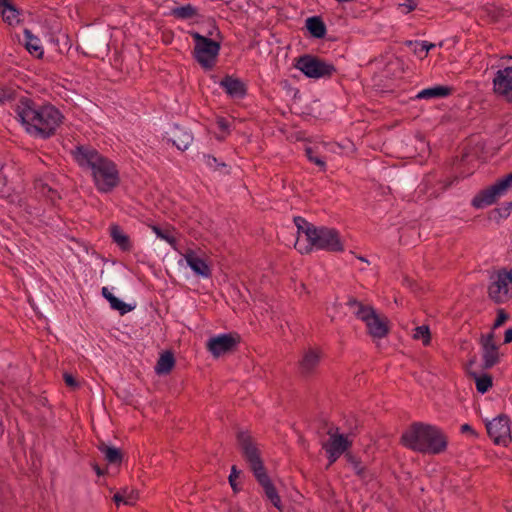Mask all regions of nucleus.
<instances>
[{
	"instance_id": "nucleus-1",
	"label": "nucleus",
	"mask_w": 512,
	"mask_h": 512,
	"mask_svg": "<svg viewBox=\"0 0 512 512\" xmlns=\"http://www.w3.org/2000/svg\"><path fill=\"white\" fill-rule=\"evenodd\" d=\"M15 111L26 131L43 139L53 136L64 118L52 104L38 105L28 97L19 99Z\"/></svg>"
},
{
	"instance_id": "nucleus-16",
	"label": "nucleus",
	"mask_w": 512,
	"mask_h": 512,
	"mask_svg": "<svg viewBox=\"0 0 512 512\" xmlns=\"http://www.w3.org/2000/svg\"><path fill=\"white\" fill-rule=\"evenodd\" d=\"M220 86L231 98H243L247 94V87L245 83L239 78L226 75L220 81Z\"/></svg>"
},
{
	"instance_id": "nucleus-15",
	"label": "nucleus",
	"mask_w": 512,
	"mask_h": 512,
	"mask_svg": "<svg viewBox=\"0 0 512 512\" xmlns=\"http://www.w3.org/2000/svg\"><path fill=\"white\" fill-rule=\"evenodd\" d=\"M338 430V427L333 425L328 428L327 434L330 436V439L328 442L324 443L323 446L337 452L338 454H343L351 447L352 442L343 434H339Z\"/></svg>"
},
{
	"instance_id": "nucleus-61",
	"label": "nucleus",
	"mask_w": 512,
	"mask_h": 512,
	"mask_svg": "<svg viewBox=\"0 0 512 512\" xmlns=\"http://www.w3.org/2000/svg\"><path fill=\"white\" fill-rule=\"evenodd\" d=\"M359 259H360L361 261H365V262H367V260H366L365 258H363V257H359Z\"/></svg>"
},
{
	"instance_id": "nucleus-21",
	"label": "nucleus",
	"mask_w": 512,
	"mask_h": 512,
	"mask_svg": "<svg viewBox=\"0 0 512 512\" xmlns=\"http://www.w3.org/2000/svg\"><path fill=\"white\" fill-rule=\"evenodd\" d=\"M0 13L4 22L9 25L19 23L20 11L12 0H0Z\"/></svg>"
},
{
	"instance_id": "nucleus-4",
	"label": "nucleus",
	"mask_w": 512,
	"mask_h": 512,
	"mask_svg": "<svg viewBox=\"0 0 512 512\" xmlns=\"http://www.w3.org/2000/svg\"><path fill=\"white\" fill-rule=\"evenodd\" d=\"M194 40L193 57L205 70L214 68L221 49V41L211 39L196 31L189 32Z\"/></svg>"
},
{
	"instance_id": "nucleus-50",
	"label": "nucleus",
	"mask_w": 512,
	"mask_h": 512,
	"mask_svg": "<svg viewBox=\"0 0 512 512\" xmlns=\"http://www.w3.org/2000/svg\"><path fill=\"white\" fill-rule=\"evenodd\" d=\"M406 45L409 47L414 45L415 46V48H414L415 54H417L421 59L425 57V56H423V53L421 52V43L420 42L409 40V41H406Z\"/></svg>"
},
{
	"instance_id": "nucleus-9",
	"label": "nucleus",
	"mask_w": 512,
	"mask_h": 512,
	"mask_svg": "<svg viewBox=\"0 0 512 512\" xmlns=\"http://www.w3.org/2000/svg\"><path fill=\"white\" fill-rule=\"evenodd\" d=\"M241 342V337L237 333H224L211 337L206 344L207 350L215 358L232 353Z\"/></svg>"
},
{
	"instance_id": "nucleus-23",
	"label": "nucleus",
	"mask_w": 512,
	"mask_h": 512,
	"mask_svg": "<svg viewBox=\"0 0 512 512\" xmlns=\"http://www.w3.org/2000/svg\"><path fill=\"white\" fill-rule=\"evenodd\" d=\"M110 236L112 241L124 252H129L132 249L130 237L123 231L118 224L110 226Z\"/></svg>"
},
{
	"instance_id": "nucleus-59",
	"label": "nucleus",
	"mask_w": 512,
	"mask_h": 512,
	"mask_svg": "<svg viewBox=\"0 0 512 512\" xmlns=\"http://www.w3.org/2000/svg\"><path fill=\"white\" fill-rule=\"evenodd\" d=\"M101 294L102 296L107 300L109 301L110 300V297H112V293L109 291V289L107 287H103L102 290H101Z\"/></svg>"
},
{
	"instance_id": "nucleus-60",
	"label": "nucleus",
	"mask_w": 512,
	"mask_h": 512,
	"mask_svg": "<svg viewBox=\"0 0 512 512\" xmlns=\"http://www.w3.org/2000/svg\"><path fill=\"white\" fill-rule=\"evenodd\" d=\"M213 30L217 31V36H218L219 38H221L220 31L218 30V28H217V26H216V25H213L212 30H209V31L207 32V37H209V38H210V36H212V35H213Z\"/></svg>"
},
{
	"instance_id": "nucleus-33",
	"label": "nucleus",
	"mask_w": 512,
	"mask_h": 512,
	"mask_svg": "<svg viewBox=\"0 0 512 512\" xmlns=\"http://www.w3.org/2000/svg\"><path fill=\"white\" fill-rule=\"evenodd\" d=\"M471 376L475 380L476 389L479 393H486L493 385V378L490 374H477L475 372L471 373Z\"/></svg>"
},
{
	"instance_id": "nucleus-54",
	"label": "nucleus",
	"mask_w": 512,
	"mask_h": 512,
	"mask_svg": "<svg viewBox=\"0 0 512 512\" xmlns=\"http://www.w3.org/2000/svg\"><path fill=\"white\" fill-rule=\"evenodd\" d=\"M434 47L435 45L433 43H428L426 41L421 42V52L423 53V56H427L428 52Z\"/></svg>"
},
{
	"instance_id": "nucleus-13",
	"label": "nucleus",
	"mask_w": 512,
	"mask_h": 512,
	"mask_svg": "<svg viewBox=\"0 0 512 512\" xmlns=\"http://www.w3.org/2000/svg\"><path fill=\"white\" fill-rule=\"evenodd\" d=\"M505 192L498 181L493 185L481 190L472 200V206L480 209L496 202L497 197Z\"/></svg>"
},
{
	"instance_id": "nucleus-46",
	"label": "nucleus",
	"mask_w": 512,
	"mask_h": 512,
	"mask_svg": "<svg viewBox=\"0 0 512 512\" xmlns=\"http://www.w3.org/2000/svg\"><path fill=\"white\" fill-rule=\"evenodd\" d=\"M417 7V3L414 0H406L405 3L399 5V8L402 9V12L405 14L410 13L415 10Z\"/></svg>"
},
{
	"instance_id": "nucleus-52",
	"label": "nucleus",
	"mask_w": 512,
	"mask_h": 512,
	"mask_svg": "<svg viewBox=\"0 0 512 512\" xmlns=\"http://www.w3.org/2000/svg\"><path fill=\"white\" fill-rule=\"evenodd\" d=\"M460 431L461 433L465 434V433H468L470 434L471 436L473 437H477L478 434L476 433V431L472 428L471 425L469 424H463L460 428Z\"/></svg>"
},
{
	"instance_id": "nucleus-38",
	"label": "nucleus",
	"mask_w": 512,
	"mask_h": 512,
	"mask_svg": "<svg viewBox=\"0 0 512 512\" xmlns=\"http://www.w3.org/2000/svg\"><path fill=\"white\" fill-rule=\"evenodd\" d=\"M512 210V201L504 203L501 207L495 208L492 211L494 219L507 218Z\"/></svg>"
},
{
	"instance_id": "nucleus-11",
	"label": "nucleus",
	"mask_w": 512,
	"mask_h": 512,
	"mask_svg": "<svg viewBox=\"0 0 512 512\" xmlns=\"http://www.w3.org/2000/svg\"><path fill=\"white\" fill-rule=\"evenodd\" d=\"M74 160L82 168L93 170L104 157L95 148L89 145H78L71 151Z\"/></svg>"
},
{
	"instance_id": "nucleus-18",
	"label": "nucleus",
	"mask_w": 512,
	"mask_h": 512,
	"mask_svg": "<svg viewBox=\"0 0 512 512\" xmlns=\"http://www.w3.org/2000/svg\"><path fill=\"white\" fill-rule=\"evenodd\" d=\"M389 321L387 317H380L375 313L366 323L369 334L374 338H384L389 333Z\"/></svg>"
},
{
	"instance_id": "nucleus-32",
	"label": "nucleus",
	"mask_w": 512,
	"mask_h": 512,
	"mask_svg": "<svg viewBox=\"0 0 512 512\" xmlns=\"http://www.w3.org/2000/svg\"><path fill=\"white\" fill-rule=\"evenodd\" d=\"M35 188L38 190L41 196L45 197L52 205H55L57 201L61 199L58 191L46 183L39 182L36 184Z\"/></svg>"
},
{
	"instance_id": "nucleus-25",
	"label": "nucleus",
	"mask_w": 512,
	"mask_h": 512,
	"mask_svg": "<svg viewBox=\"0 0 512 512\" xmlns=\"http://www.w3.org/2000/svg\"><path fill=\"white\" fill-rule=\"evenodd\" d=\"M320 362V356L313 350L307 351L301 361L299 362V368L302 375H309L318 366Z\"/></svg>"
},
{
	"instance_id": "nucleus-19",
	"label": "nucleus",
	"mask_w": 512,
	"mask_h": 512,
	"mask_svg": "<svg viewBox=\"0 0 512 512\" xmlns=\"http://www.w3.org/2000/svg\"><path fill=\"white\" fill-rule=\"evenodd\" d=\"M171 135L170 141L181 151L188 149L193 141L192 133L179 125L174 126Z\"/></svg>"
},
{
	"instance_id": "nucleus-28",
	"label": "nucleus",
	"mask_w": 512,
	"mask_h": 512,
	"mask_svg": "<svg viewBox=\"0 0 512 512\" xmlns=\"http://www.w3.org/2000/svg\"><path fill=\"white\" fill-rule=\"evenodd\" d=\"M175 365V357L171 351L162 353L155 366V371L158 375H166L171 372Z\"/></svg>"
},
{
	"instance_id": "nucleus-37",
	"label": "nucleus",
	"mask_w": 512,
	"mask_h": 512,
	"mask_svg": "<svg viewBox=\"0 0 512 512\" xmlns=\"http://www.w3.org/2000/svg\"><path fill=\"white\" fill-rule=\"evenodd\" d=\"M108 302L113 310L119 311L120 315H125L126 313L133 310V306L123 302L114 294L112 295V297H110V300Z\"/></svg>"
},
{
	"instance_id": "nucleus-12",
	"label": "nucleus",
	"mask_w": 512,
	"mask_h": 512,
	"mask_svg": "<svg viewBox=\"0 0 512 512\" xmlns=\"http://www.w3.org/2000/svg\"><path fill=\"white\" fill-rule=\"evenodd\" d=\"M82 46L86 55H98L108 51L109 42L100 32H89L82 38Z\"/></svg>"
},
{
	"instance_id": "nucleus-3",
	"label": "nucleus",
	"mask_w": 512,
	"mask_h": 512,
	"mask_svg": "<svg viewBox=\"0 0 512 512\" xmlns=\"http://www.w3.org/2000/svg\"><path fill=\"white\" fill-rule=\"evenodd\" d=\"M308 245L302 246L297 239L295 248L300 253H309L312 248L325 250L328 252H343L344 244L341 240L338 230L326 226H307L304 231Z\"/></svg>"
},
{
	"instance_id": "nucleus-44",
	"label": "nucleus",
	"mask_w": 512,
	"mask_h": 512,
	"mask_svg": "<svg viewBox=\"0 0 512 512\" xmlns=\"http://www.w3.org/2000/svg\"><path fill=\"white\" fill-rule=\"evenodd\" d=\"M293 222H294L295 226L297 227L298 234H300V233L304 234V231L306 230L307 226L312 225L311 223L306 221V219H304L301 216H295L293 219Z\"/></svg>"
},
{
	"instance_id": "nucleus-53",
	"label": "nucleus",
	"mask_w": 512,
	"mask_h": 512,
	"mask_svg": "<svg viewBox=\"0 0 512 512\" xmlns=\"http://www.w3.org/2000/svg\"><path fill=\"white\" fill-rule=\"evenodd\" d=\"M216 123L221 131H223V132L228 131L229 123L225 118H223V117L218 118Z\"/></svg>"
},
{
	"instance_id": "nucleus-20",
	"label": "nucleus",
	"mask_w": 512,
	"mask_h": 512,
	"mask_svg": "<svg viewBox=\"0 0 512 512\" xmlns=\"http://www.w3.org/2000/svg\"><path fill=\"white\" fill-rule=\"evenodd\" d=\"M185 259L188 266L196 275L206 278L211 276V269L206 261L198 257L193 251L188 252L185 255Z\"/></svg>"
},
{
	"instance_id": "nucleus-34",
	"label": "nucleus",
	"mask_w": 512,
	"mask_h": 512,
	"mask_svg": "<svg viewBox=\"0 0 512 512\" xmlns=\"http://www.w3.org/2000/svg\"><path fill=\"white\" fill-rule=\"evenodd\" d=\"M171 15L177 19H191L198 15V10L191 4L175 7L171 10Z\"/></svg>"
},
{
	"instance_id": "nucleus-7",
	"label": "nucleus",
	"mask_w": 512,
	"mask_h": 512,
	"mask_svg": "<svg viewBox=\"0 0 512 512\" xmlns=\"http://www.w3.org/2000/svg\"><path fill=\"white\" fill-rule=\"evenodd\" d=\"M92 176L95 185L100 192L108 193L120 183L119 172L116 164L107 157H103L92 170Z\"/></svg>"
},
{
	"instance_id": "nucleus-2",
	"label": "nucleus",
	"mask_w": 512,
	"mask_h": 512,
	"mask_svg": "<svg viewBox=\"0 0 512 512\" xmlns=\"http://www.w3.org/2000/svg\"><path fill=\"white\" fill-rule=\"evenodd\" d=\"M400 443L418 453L438 455L447 450L448 436L438 426L424 422H413L402 433Z\"/></svg>"
},
{
	"instance_id": "nucleus-57",
	"label": "nucleus",
	"mask_w": 512,
	"mask_h": 512,
	"mask_svg": "<svg viewBox=\"0 0 512 512\" xmlns=\"http://www.w3.org/2000/svg\"><path fill=\"white\" fill-rule=\"evenodd\" d=\"M496 73H502V75H507L508 77H512L511 76V74H512V65L508 66V67H506L504 69H500Z\"/></svg>"
},
{
	"instance_id": "nucleus-51",
	"label": "nucleus",
	"mask_w": 512,
	"mask_h": 512,
	"mask_svg": "<svg viewBox=\"0 0 512 512\" xmlns=\"http://www.w3.org/2000/svg\"><path fill=\"white\" fill-rule=\"evenodd\" d=\"M328 455L329 464H333L342 454H338L335 451L330 450L327 447L322 446Z\"/></svg>"
},
{
	"instance_id": "nucleus-22",
	"label": "nucleus",
	"mask_w": 512,
	"mask_h": 512,
	"mask_svg": "<svg viewBox=\"0 0 512 512\" xmlns=\"http://www.w3.org/2000/svg\"><path fill=\"white\" fill-rule=\"evenodd\" d=\"M97 448L104 455V459L109 465H121L124 457L121 449L109 446L103 441L97 445Z\"/></svg>"
},
{
	"instance_id": "nucleus-5",
	"label": "nucleus",
	"mask_w": 512,
	"mask_h": 512,
	"mask_svg": "<svg viewBox=\"0 0 512 512\" xmlns=\"http://www.w3.org/2000/svg\"><path fill=\"white\" fill-rule=\"evenodd\" d=\"M294 67L312 79L331 78L337 71L334 64L312 54H303L296 58Z\"/></svg>"
},
{
	"instance_id": "nucleus-58",
	"label": "nucleus",
	"mask_w": 512,
	"mask_h": 512,
	"mask_svg": "<svg viewBox=\"0 0 512 512\" xmlns=\"http://www.w3.org/2000/svg\"><path fill=\"white\" fill-rule=\"evenodd\" d=\"M101 294L102 296L107 300L109 301L110 300V297H112V293L109 291V289L107 287H103L102 290H101Z\"/></svg>"
},
{
	"instance_id": "nucleus-49",
	"label": "nucleus",
	"mask_w": 512,
	"mask_h": 512,
	"mask_svg": "<svg viewBox=\"0 0 512 512\" xmlns=\"http://www.w3.org/2000/svg\"><path fill=\"white\" fill-rule=\"evenodd\" d=\"M503 189L506 191L509 187L512 186V172L505 175L503 178L497 180Z\"/></svg>"
},
{
	"instance_id": "nucleus-43",
	"label": "nucleus",
	"mask_w": 512,
	"mask_h": 512,
	"mask_svg": "<svg viewBox=\"0 0 512 512\" xmlns=\"http://www.w3.org/2000/svg\"><path fill=\"white\" fill-rule=\"evenodd\" d=\"M509 319V314L504 309L497 310V316L493 323V329L499 328Z\"/></svg>"
},
{
	"instance_id": "nucleus-55",
	"label": "nucleus",
	"mask_w": 512,
	"mask_h": 512,
	"mask_svg": "<svg viewBox=\"0 0 512 512\" xmlns=\"http://www.w3.org/2000/svg\"><path fill=\"white\" fill-rule=\"evenodd\" d=\"M91 466L98 476H104L107 473V469L101 468L97 463H92Z\"/></svg>"
},
{
	"instance_id": "nucleus-47",
	"label": "nucleus",
	"mask_w": 512,
	"mask_h": 512,
	"mask_svg": "<svg viewBox=\"0 0 512 512\" xmlns=\"http://www.w3.org/2000/svg\"><path fill=\"white\" fill-rule=\"evenodd\" d=\"M206 164L209 167H214L215 169H218V167H226L225 163H219L217 158L211 155H205Z\"/></svg>"
},
{
	"instance_id": "nucleus-48",
	"label": "nucleus",
	"mask_w": 512,
	"mask_h": 512,
	"mask_svg": "<svg viewBox=\"0 0 512 512\" xmlns=\"http://www.w3.org/2000/svg\"><path fill=\"white\" fill-rule=\"evenodd\" d=\"M63 378H64V382L65 384L68 386V387H71V388H77L79 387V383L77 382V380L74 378V376L72 374H69V373H65L63 375Z\"/></svg>"
},
{
	"instance_id": "nucleus-35",
	"label": "nucleus",
	"mask_w": 512,
	"mask_h": 512,
	"mask_svg": "<svg viewBox=\"0 0 512 512\" xmlns=\"http://www.w3.org/2000/svg\"><path fill=\"white\" fill-rule=\"evenodd\" d=\"M345 459L348 464H350L355 471L356 475L360 478L364 479L367 475V469L362 465L360 458L352 454L351 452L345 453Z\"/></svg>"
},
{
	"instance_id": "nucleus-29",
	"label": "nucleus",
	"mask_w": 512,
	"mask_h": 512,
	"mask_svg": "<svg viewBox=\"0 0 512 512\" xmlns=\"http://www.w3.org/2000/svg\"><path fill=\"white\" fill-rule=\"evenodd\" d=\"M24 40L25 47L30 54L37 58H41L43 56V49L39 44V38L34 36L29 29L24 30Z\"/></svg>"
},
{
	"instance_id": "nucleus-8",
	"label": "nucleus",
	"mask_w": 512,
	"mask_h": 512,
	"mask_svg": "<svg viewBox=\"0 0 512 512\" xmlns=\"http://www.w3.org/2000/svg\"><path fill=\"white\" fill-rule=\"evenodd\" d=\"M236 439L242 456L249 464L253 475L266 470L261 458L260 450L258 449L251 435L247 431H238L236 434Z\"/></svg>"
},
{
	"instance_id": "nucleus-45",
	"label": "nucleus",
	"mask_w": 512,
	"mask_h": 512,
	"mask_svg": "<svg viewBox=\"0 0 512 512\" xmlns=\"http://www.w3.org/2000/svg\"><path fill=\"white\" fill-rule=\"evenodd\" d=\"M482 349H489L490 346H497L494 342V333L491 332L481 337Z\"/></svg>"
},
{
	"instance_id": "nucleus-36",
	"label": "nucleus",
	"mask_w": 512,
	"mask_h": 512,
	"mask_svg": "<svg viewBox=\"0 0 512 512\" xmlns=\"http://www.w3.org/2000/svg\"><path fill=\"white\" fill-rule=\"evenodd\" d=\"M413 338L421 340L424 346L431 343V332L428 325H421L415 328Z\"/></svg>"
},
{
	"instance_id": "nucleus-30",
	"label": "nucleus",
	"mask_w": 512,
	"mask_h": 512,
	"mask_svg": "<svg viewBox=\"0 0 512 512\" xmlns=\"http://www.w3.org/2000/svg\"><path fill=\"white\" fill-rule=\"evenodd\" d=\"M138 497L139 494L137 490L123 488L114 494L113 501L118 506L120 505V503H123L125 505H134Z\"/></svg>"
},
{
	"instance_id": "nucleus-10",
	"label": "nucleus",
	"mask_w": 512,
	"mask_h": 512,
	"mask_svg": "<svg viewBox=\"0 0 512 512\" xmlns=\"http://www.w3.org/2000/svg\"><path fill=\"white\" fill-rule=\"evenodd\" d=\"M486 429L489 437L497 445L506 446L511 441L509 417L505 414H500L492 421L487 422Z\"/></svg>"
},
{
	"instance_id": "nucleus-40",
	"label": "nucleus",
	"mask_w": 512,
	"mask_h": 512,
	"mask_svg": "<svg viewBox=\"0 0 512 512\" xmlns=\"http://www.w3.org/2000/svg\"><path fill=\"white\" fill-rule=\"evenodd\" d=\"M16 98V91L9 87H0V104L12 101Z\"/></svg>"
},
{
	"instance_id": "nucleus-17",
	"label": "nucleus",
	"mask_w": 512,
	"mask_h": 512,
	"mask_svg": "<svg viewBox=\"0 0 512 512\" xmlns=\"http://www.w3.org/2000/svg\"><path fill=\"white\" fill-rule=\"evenodd\" d=\"M493 91L507 102H512V77L496 73L493 79Z\"/></svg>"
},
{
	"instance_id": "nucleus-26",
	"label": "nucleus",
	"mask_w": 512,
	"mask_h": 512,
	"mask_svg": "<svg viewBox=\"0 0 512 512\" xmlns=\"http://www.w3.org/2000/svg\"><path fill=\"white\" fill-rule=\"evenodd\" d=\"M347 305L351 308H356V311L354 312L355 316L365 323H367L370 317L376 313L372 306L364 305L355 298H350Z\"/></svg>"
},
{
	"instance_id": "nucleus-41",
	"label": "nucleus",
	"mask_w": 512,
	"mask_h": 512,
	"mask_svg": "<svg viewBox=\"0 0 512 512\" xmlns=\"http://www.w3.org/2000/svg\"><path fill=\"white\" fill-rule=\"evenodd\" d=\"M305 154H306L307 158L309 159V161L313 162L314 164H316L323 170L325 169V167H326L325 161H323L320 157L314 155V150L312 147H306Z\"/></svg>"
},
{
	"instance_id": "nucleus-24",
	"label": "nucleus",
	"mask_w": 512,
	"mask_h": 512,
	"mask_svg": "<svg viewBox=\"0 0 512 512\" xmlns=\"http://www.w3.org/2000/svg\"><path fill=\"white\" fill-rule=\"evenodd\" d=\"M305 27L311 37L315 39H322L327 33L326 24L320 16L308 17L305 21Z\"/></svg>"
},
{
	"instance_id": "nucleus-42",
	"label": "nucleus",
	"mask_w": 512,
	"mask_h": 512,
	"mask_svg": "<svg viewBox=\"0 0 512 512\" xmlns=\"http://www.w3.org/2000/svg\"><path fill=\"white\" fill-rule=\"evenodd\" d=\"M241 471L237 469L236 465L231 467V473L228 477L229 484L234 492H238L240 489L238 488V484L236 479L239 477Z\"/></svg>"
},
{
	"instance_id": "nucleus-6",
	"label": "nucleus",
	"mask_w": 512,
	"mask_h": 512,
	"mask_svg": "<svg viewBox=\"0 0 512 512\" xmlns=\"http://www.w3.org/2000/svg\"><path fill=\"white\" fill-rule=\"evenodd\" d=\"M488 298L495 304H505L512 299V271L502 268L490 276Z\"/></svg>"
},
{
	"instance_id": "nucleus-27",
	"label": "nucleus",
	"mask_w": 512,
	"mask_h": 512,
	"mask_svg": "<svg viewBox=\"0 0 512 512\" xmlns=\"http://www.w3.org/2000/svg\"><path fill=\"white\" fill-rule=\"evenodd\" d=\"M453 89L448 86L436 85L420 91L417 95L419 99L444 98L451 95Z\"/></svg>"
},
{
	"instance_id": "nucleus-39",
	"label": "nucleus",
	"mask_w": 512,
	"mask_h": 512,
	"mask_svg": "<svg viewBox=\"0 0 512 512\" xmlns=\"http://www.w3.org/2000/svg\"><path fill=\"white\" fill-rule=\"evenodd\" d=\"M153 231L159 238L166 240L169 244L175 247L176 238L170 233L169 230H163L158 226H153Z\"/></svg>"
},
{
	"instance_id": "nucleus-56",
	"label": "nucleus",
	"mask_w": 512,
	"mask_h": 512,
	"mask_svg": "<svg viewBox=\"0 0 512 512\" xmlns=\"http://www.w3.org/2000/svg\"><path fill=\"white\" fill-rule=\"evenodd\" d=\"M512 342V328H509L504 333V344Z\"/></svg>"
},
{
	"instance_id": "nucleus-31",
	"label": "nucleus",
	"mask_w": 512,
	"mask_h": 512,
	"mask_svg": "<svg viewBox=\"0 0 512 512\" xmlns=\"http://www.w3.org/2000/svg\"><path fill=\"white\" fill-rule=\"evenodd\" d=\"M482 350H483L482 368L484 370L490 369L499 363L500 357H499L498 346H490L489 349H482Z\"/></svg>"
},
{
	"instance_id": "nucleus-14",
	"label": "nucleus",
	"mask_w": 512,
	"mask_h": 512,
	"mask_svg": "<svg viewBox=\"0 0 512 512\" xmlns=\"http://www.w3.org/2000/svg\"><path fill=\"white\" fill-rule=\"evenodd\" d=\"M254 477L256 478L259 485L263 488L267 499L273 504L275 508L282 512L283 505L281 502V498L278 494L276 487L274 486L269 475L267 474L266 470L256 473Z\"/></svg>"
}]
</instances>
